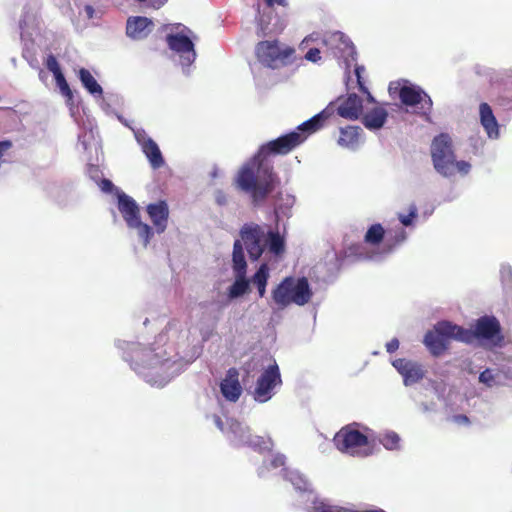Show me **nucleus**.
Returning <instances> with one entry per match:
<instances>
[{"instance_id":"2","label":"nucleus","mask_w":512,"mask_h":512,"mask_svg":"<svg viewBox=\"0 0 512 512\" xmlns=\"http://www.w3.org/2000/svg\"><path fill=\"white\" fill-rule=\"evenodd\" d=\"M177 331L176 323L170 322L165 329L159 333L150 346L135 347L131 353L130 365L138 374L149 377L152 371L159 372L171 361V353L174 346L168 345L171 334Z\"/></svg>"},{"instance_id":"44","label":"nucleus","mask_w":512,"mask_h":512,"mask_svg":"<svg viewBox=\"0 0 512 512\" xmlns=\"http://www.w3.org/2000/svg\"><path fill=\"white\" fill-rule=\"evenodd\" d=\"M265 3L268 7H274L275 5L283 6V7L287 6L286 0H265Z\"/></svg>"},{"instance_id":"24","label":"nucleus","mask_w":512,"mask_h":512,"mask_svg":"<svg viewBox=\"0 0 512 512\" xmlns=\"http://www.w3.org/2000/svg\"><path fill=\"white\" fill-rule=\"evenodd\" d=\"M362 129L359 126H347L340 129L338 144L342 147L355 148L359 143Z\"/></svg>"},{"instance_id":"5","label":"nucleus","mask_w":512,"mask_h":512,"mask_svg":"<svg viewBox=\"0 0 512 512\" xmlns=\"http://www.w3.org/2000/svg\"><path fill=\"white\" fill-rule=\"evenodd\" d=\"M461 342L472 343L475 339L485 340L490 344L500 345L504 339L501 332V325L495 316H482L478 318L473 329L461 327Z\"/></svg>"},{"instance_id":"16","label":"nucleus","mask_w":512,"mask_h":512,"mask_svg":"<svg viewBox=\"0 0 512 512\" xmlns=\"http://www.w3.org/2000/svg\"><path fill=\"white\" fill-rule=\"evenodd\" d=\"M363 111V101L357 94H349L345 99L341 100L337 107V113L339 116L349 119L356 120L360 117Z\"/></svg>"},{"instance_id":"42","label":"nucleus","mask_w":512,"mask_h":512,"mask_svg":"<svg viewBox=\"0 0 512 512\" xmlns=\"http://www.w3.org/2000/svg\"><path fill=\"white\" fill-rule=\"evenodd\" d=\"M452 420L458 424L468 425L470 423L469 418L464 414L454 415Z\"/></svg>"},{"instance_id":"20","label":"nucleus","mask_w":512,"mask_h":512,"mask_svg":"<svg viewBox=\"0 0 512 512\" xmlns=\"http://www.w3.org/2000/svg\"><path fill=\"white\" fill-rule=\"evenodd\" d=\"M141 145L142 151L148 158L154 169L160 168L164 164L162 153L157 143L150 137L137 138Z\"/></svg>"},{"instance_id":"46","label":"nucleus","mask_w":512,"mask_h":512,"mask_svg":"<svg viewBox=\"0 0 512 512\" xmlns=\"http://www.w3.org/2000/svg\"><path fill=\"white\" fill-rule=\"evenodd\" d=\"M361 71H363L362 67H356L355 74L357 76V82H358L360 90L366 91V88L364 87V85H363V83L361 81Z\"/></svg>"},{"instance_id":"13","label":"nucleus","mask_w":512,"mask_h":512,"mask_svg":"<svg viewBox=\"0 0 512 512\" xmlns=\"http://www.w3.org/2000/svg\"><path fill=\"white\" fill-rule=\"evenodd\" d=\"M166 43L170 50L180 56L182 65L189 66L195 61L194 43L187 35L182 33L167 34Z\"/></svg>"},{"instance_id":"26","label":"nucleus","mask_w":512,"mask_h":512,"mask_svg":"<svg viewBox=\"0 0 512 512\" xmlns=\"http://www.w3.org/2000/svg\"><path fill=\"white\" fill-rule=\"evenodd\" d=\"M385 237V230L383 228V226L380 224V223H376V224H373L371 225L365 236H364V241L369 244V245H378L382 242V240L384 239Z\"/></svg>"},{"instance_id":"9","label":"nucleus","mask_w":512,"mask_h":512,"mask_svg":"<svg viewBox=\"0 0 512 512\" xmlns=\"http://www.w3.org/2000/svg\"><path fill=\"white\" fill-rule=\"evenodd\" d=\"M358 426V423L353 422L343 426L335 434L333 443L340 452L354 455L357 448L368 445V437L358 430Z\"/></svg>"},{"instance_id":"22","label":"nucleus","mask_w":512,"mask_h":512,"mask_svg":"<svg viewBox=\"0 0 512 512\" xmlns=\"http://www.w3.org/2000/svg\"><path fill=\"white\" fill-rule=\"evenodd\" d=\"M387 117V110L382 106H376L362 116V123L369 130H378L384 126Z\"/></svg>"},{"instance_id":"52","label":"nucleus","mask_w":512,"mask_h":512,"mask_svg":"<svg viewBox=\"0 0 512 512\" xmlns=\"http://www.w3.org/2000/svg\"><path fill=\"white\" fill-rule=\"evenodd\" d=\"M165 1H166V0L161 1V2L158 4V6H155V7H156V8H159L161 5H163V4H164V2H165Z\"/></svg>"},{"instance_id":"47","label":"nucleus","mask_w":512,"mask_h":512,"mask_svg":"<svg viewBox=\"0 0 512 512\" xmlns=\"http://www.w3.org/2000/svg\"><path fill=\"white\" fill-rule=\"evenodd\" d=\"M213 420H214V422H215L216 426H217L220 430H222V429H223V427H222V421H221L220 416H218V415H213Z\"/></svg>"},{"instance_id":"53","label":"nucleus","mask_w":512,"mask_h":512,"mask_svg":"<svg viewBox=\"0 0 512 512\" xmlns=\"http://www.w3.org/2000/svg\"><path fill=\"white\" fill-rule=\"evenodd\" d=\"M217 202H218L219 204H221V203H222V201H221V196H218V197H217Z\"/></svg>"},{"instance_id":"41","label":"nucleus","mask_w":512,"mask_h":512,"mask_svg":"<svg viewBox=\"0 0 512 512\" xmlns=\"http://www.w3.org/2000/svg\"><path fill=\"white\" fill-rule=\"evenodd\" d=\"M339 39L343 42L345 47L350 50L349 55L352 56L355 53V48L353 43L349 39H344L343 34L339 35Z\"/></svg>"},{"instance_id":"23","label":"nucleus","mask_w":512,"mask_h":512,"mask_svg":"<svg viewBox=\"0 0 512 512\" xmlns=\"http://www.w3.org/2000/svg\"><path fill=\"white\" fill-rule=\"evenodd\" d=\"M242 391L238 370L230 368L226 371V400L236 402L240 398Z\"/></svg>"},{"instance_id":"40","label":"nucleus","mask_w":512,"mask_h":512,"mask_svg":"<svg viewBox=\"0 0 512 512\" xmlns=\"http://www.w3.org/2000/svg\"><path fill=\"white\" fill-rule=\"evenodd\" d=\"M398 348H399V341H398L397 338L391 339L386 344V350H387L388 353H394Z\"/></svg>"},{"instance_id":"51","label":"nucleus","mask_w":512,"mask_h":512,"mask_svg":"<svg viewBox=\"0 0 512 512\" xmlns=\"http://www.w3.org/2000/svg\"><path fill=\"white\" fill-rule=\"evenodd\" d=\"M217 176H218L217 171L214 170V171L211 172V178L212 179L216 178Z\"/></svg>"},{"instance_id":"48","label":"nucleus","mask_w":512,"mask_h":512,"mask_svg":"<svg viewBox=\"0 0 512 512\" xmlns=\"http://www.w3.org/2000/svg\"><path fill=\"white\" fill-rule=\"evenodd\" d=\"M256 286H257L259 296L261 298L264 297V295L266 293V286H261V285H256Z\"/></svg>"},{"instance_id":"1","label":"nucleus","mask_w":512,"mask_h":512,"mask_svg":"<svg viewBox=\"0 0 512 512\" xmlns=\"http://www.w3.org/2000/svg\"><path fill=\"white\" fill-rule=\"evenodd\" d=\"M333 113L334 108L330 105L299 125L295 131L262 145L258 153L239 170L235 179L236 187L247 193L253 204L262 203L280 184V179L267 157L271 154L286 155L290 153L300 146L310 134L320 130Z\"/></svg>"},{"instance_id":"36","label":"nucleus","mask_w":512,"mask_h":512,"mask_svg":"<svg viewBox=\"0 0 512 512\" xmlns=\"http://www.w3.org/2000/svg\"><path fill=\"white\" fill-rule=\"evenodd\" d=\"M479 381L481 383H484L488 387L493 386L495 380H494V376H493L491 370L490 369H486L483 372H481L480 375H479Z\"/></svg>"},{"instance_id":"4","label":"nucleus","mask_w":512,"mask_h":512,"mask_svg":"<svg viewBox=\"0 0 512 512\" xmlns=\"http://www.w3.org/2000/svg\"><path fill=\"white\" fill-rule=\"evenodd\" d=\"M313 293L306 277H285L272 291V298L279 308L291 304L304 306L310 302Z\"/></svg>"},{"instance_id":"32","label":"nucleus","mask_w":512,"mask_h":512,"mask_svg":"<svg viewBox=\"0 0 512 512\" xmlns=\"http://www.w3.org/2000/svg\"><path fill=\"white\" fill-rule=\"evenodd\" d=\"M55 79H56V83L61 91V93L67 97L69 100L72 99L73 97V94H72V91L63 75V73L59 74V75H56L54 76Z\"/></svg>"},{"instance_id":"34","label":"nucleus","mask_w":512,"mask_h":512,"mask_svg":"<svg viewBox=\"0 0 512 512\" xmlns=\"http://www.w3.org/2000/svg\"><path fill=\"white\" fill-rule=\"evenodd\" d=\"M47 69L53 73L54 76L62 73L57 59L53 55H49L46 60Z\"/></svg>"},{"instance_id":"10","label":"nucleus","mask_w":512,"mask_h":512,"mask_svg":"<svg viewBox=\"0 0 512 512\" xmlns=\"http://www.w3.org/2000/svg\"><path fill=\"white\" fill-rule=\"evenodd\" d=\"M232 261L236 280L229 288V297L236 298L244 295L250 289L249 281L246 279L247 264L240 241L234 243Z\"/></svg>"},{"instance_id":"12","label":"nucleus","mask_w":512,"mask_h":512,"mask_svg":"<svg viewBox=\"0 0 512 512\" xmlns=\"http://www.w3.org/2000/svg\"><path fill=\"white\" fill-rule=\"evenodd\" d=\"M399 98L406 106L419 105L422 115H429L432 111L433 102L431 97L420 87L404 85L399 90Z\"/></svg>"},{"instance_id":"14","label":"nucleus","mask_w":512,"mask_h":512,"mask_svg":"<svg viewBox=\"0 0 512 512\" xmlns=\"http://www.w3.org/2000/svg\"><path fill=\"white\" fill-rule=\"evenodd\" d=\"M229 426L230 430L233 432L234 435L236 433L234 431V427H236L240 431L241 440L255 451H258L259 453L272 451L274 443L270 437L251 435L250 433H248L246 429L242 428L241 425L236 421H232Z\"/></svg>"},{"instance_id":"8","label":"nucleus","mask_w":512,"mask_h":512,"mask_svg":"<svg viewBox=\"0 0 512 512\" xmlns=\"http://www.w3.org/2000/svg\"><path fill=\"white\" fill-rule=\"evenodd\" d=\"M282 384L279 366L276 362L269 365L258 377L252 392L253 399L258 403L269 401L275 394L274 389Z\"/></svg>"},{"instance_id":"29","label":"nucleus","mask_w":512,"mask_h":512,"mask_svg":"<svg viewBox=\"0 0 512 512\" xmlns=\"http://www.w3.org/2000/svg\"><path fill=\"white\" fill-rule=\"evenodd\" d=\"M313 512H347L343 507L333 506L323 500L315 499L312 503Z\"/></svg>"},{"instance_id":"37","label":"nucleus","mask_w":512,"mask_h":512,"mask_svg":"<svg viewBox=\"0 0 512 512\" xmlns=\"http://www.w3.org/2000/svg\"><path fill=\"white\" fill-rule=\"evenodd\" d=\"M389 239L394 240L393 244L389 245V247L391 248V247L403 242L406 239V232L404 229L400 228L398 231L395 232L394 236H388L387 241H389Z\"/></svg>"},{"instance_id":"18","label":"nucleus","mask_w":512,"mask_h":512,"mask_svg":"<svg viewBox=\"0 0 512 512\" xmlns=\"http://www.w3.org/2000/svg\"><path fill=\"white\" fill-rule=\"evenodd\" d=\"M153 21L147 17H129L126 24V34L132 39H143L151 31Z\"/></svg>"},{"instance_id":"31","label":"nucleus","mask_w":512,"mask_h":512,"mask_svg":"<svg viewBox=\"0 0 512 512\" xmlns=\"http://www.w3.org/2000/svg\"><path fill=\"white\" fill-rule=\"evenodd\" d=\"M269 277V268L266 263L261 264L259 269L256 271V273L252 277V282L255 285H261L266 286L267 280Z\"/></svg>"},{"instance_id":"19","label":"nucleus","mask_w":512,"mask_h":512,"mask_svg":"<svg viewBox=\"0 0 512 512\" xmlns=\"http://www.w3.org/2000/svg\"><path fill=\"white\" fill-rule=\"evenodd\" d=\"M480 123L486 131L489 138L499 137V125L493 114L492 108L486 102L479 105Z\"/></svg>"},{"instance_id":"15","label":"nucleus","mask_w":512,"mask_h":512,"mask_svg":"<svg viewBox=\"0 0 512 512\" xmlns=\"http://www.w3.org/2000/svg\"><path fill=\"white\" fill-rule=\"evenodd\" d=\"M392 365L402 375L406 386L419 382L425 375L422 365L411 360L399 358Z\"/></svg>"},{"instance_id":"17","label":"nucleus","mask_w":512,"mask_h":512,"mask_svg":"<svg viewBox=\"0 0 512 512\" xmlns=\"http://www.w3.org/2000/svg\"><path fill=\"white\" fill-rule=\"evenodd\" d=\"M147 213L157 233H163L167 228L169 208L165 201H158L147 206Z\"/></svg>"},{"instance_id":"3","label":"nucleus","mask_w":512,"mask_h":512,"mask_svg":"<svg viewBox=\"0 0 512 512\" xmlns=\"http://www.w3.org/2000/svg\"><path fill=\"white\" fill-rule=\"evenodd\" d=\"M431 158L435 170L444 177H451L455 172L468 174L471 165L466 161H456L451 137L441 133L434 137L431 144Z\"/></svg>"},{"instance_id":"25","label":"nucleus","mask_w":512,"mask_h":512,"mask_svg":"<svg viewBox=\"0 0 512 512\" xmlns=\"http://www.w3.org/2000/svg\"><path fill=\"white\" fill-rule=\"evenodd\" d=\"M265 247H268L270 253L279 256L285 251V240L279 232L269 231L265 233L264 238Z\"/></svg>"},{"instance_id":"7","label":"nucleus","mask_w":512,"mask_h":512,"mask_svg":"<svg viewBox=\"0 0 512 512\" xmlns=\"http://www.w3.org/2000/svg\"><path fill=\"white\" fill-rule=\"evenodd\" d=\"M294 52L289 46L281 47L278 40L260 41L255 47L258 60L271 68L287 64Z\"/></svg>"},{"instance_id":"33","label":"nucleus","mask_w":512,"mask_h":512,"mask_svg":"<svg viewBox=\"0 0 512 512\" xmlns=\"http://www.w3.org/2000/svg\"><path fill=\"white\" fill-rule=\"evenodd\" d=\"M417 216V207L416 205L412 204L409 207V214L408 215H399V220L404 226H409L412 224L413 219Z\"/></svg>"},{"instance_id":"49","label":"nucleus","mask_w":512,"mask_h":512,"mask_svg":"<svg viewBox=\"0 0 512 512\" xmlns=\"http://www.w3.org/2000/svg\"><path fill=\"white\" fill-rule=\"evenodd\" d=\"M218 386H219L220 393L222 395H224V379H220Z\"/></svg>"},{"instance_id":"39","label":"nucleus","mask_w":512,"mask_h":512,"mask_svg":"<svg viewBox=\"0 0 512 512\" xmlns=\"http://www.w3.org/2000/svg\"><path fill=\"white\" fill-rule=\"evenodd\" d=\"M321 58L320 56V50L317 48H311L307 51L305 55V59L311 62H317Z\"/></svg>"},{"instance_id":"35","label":"nucleus","mask_w":512,"mask_h":512,"mask_svg":"<svg viewBox=\"0 0 512 512\" xmlns=\"http://www.w3.org/2000/svg\"><path fill=\"white\" fill-rule=\"evenodd\" d=\"M291 482L299 491L305 492L309 489V483L299 475L292 477Z\"/></svg>"},{"instance_id":"28","label":"nucleus","mask_w":512,"mask_h":512,"mask_svg":"<svg viewBox=\"0 0 512 512\" xmlns=\"http://www.w3.org/2000/svg\"><path fill=\"white\" fill-rule=\"evenodd\" d=\"M129 227L136 228L138 230V234L144 240L145 246L153 237L154 233L152 228L148 224L143 223L141 219H138L136 222L133 223V225H130Z\"/></svg>"},{"instance_id":"27","label":"nucleus","mask_w":512,"mask_h":512,"mask_svg":"<svg viewBox=\"0 0 512 512\" xmlns=\"http://www.w3.org/2000/svg\"><path fill=\"white\" fill-rule=\"evenodd\" d=\"M79 78L83 84V86L91 93V94H102V88L97 83L93 75L89 70L85 68H81L79 71Z\"/></svg>"},{"instance_id":"11","label":"nucleus","mask_w":512,"mask_h":512,"mask_svg":"<svg viewBox=\"0 0 512 512\" xmlns=\"http://www.w3.org/2000/svg\"><path fill=\"white\" fill-rule=\"evenodd\" d=\"M241 240L245 245L248 255L251 260H257L261 257L265 250L264 229L255 223H246L240 230ZM242 245V243H240Z\"/></svg>"},{"instance_id":"45","label":"nucleus","mask_w":512,"mask_h":512,"mask_svg":"<svg viewBox=\"0 0 512 512\" xmlns=\"http://www.w3.org/2000/svg\"><path fill=\"white\" fill-rule=\"evenodd\" d=\"M101 189L105 192H110L113 188V183L108 179H103L101 181Z\"/></svg>"},{"instance_id":"38","label":"nucleus","mask_w":512,"mask_h":512,"mask_svg":"<svg viewBox=\"0 0 512 512\" xmlns=\"http://www.w3.org/2000/svg\"><path fill=\"white\" fill-rule=\"evenodd\" d=\"M286 458L283 454H276L270 461L269 467L277 469L285 465Z\"/></svg>"},{"instance_id":"50","label":"nucleus","mask_w":512,"mask_h":512,"mask_svg":"<svg viewBox=\"0 0 512 512\" xmlns=\"http://www.w3.org/2000/svg\"><path fill=\"white\" fill-rule=\"evenodd\" d=\"M86 10H87L88 14L91 16L93 13V8L91 6H87Z\"/></svg>"},{"instance_id":"21","label":"nucleus","mask_w":512,"mask_h":512,"mask_svg":"<svg viewBox=\"0 0 512 512\" xmlns=\"http://www.w3.org/2000/svg\"><path fill=\"white\" fill-rule=\"evenodd\" d=\"M118 209L122 214L124 220L128 226L133 225L138 219H140V212L138 205L133 198L122 194L118 198Z\"/></svg>"},{"instance_id":"6","label":"nucleus","mask_w":512,"mask_h":512,"mask_svg":"<svg viewBox=\"0 0 512 512\" xmlns=\"http://www.w3.org/2000/svg\"><path fill=\"white\" fill-rule=\"evenodd\" d=\"M461 335V326L440 321L425 334L424 344L433 356L438 357L448 349L451 339L461 341Z\"/></svg>"},{"instance_id":"30","label":"nucleus","mask_w":512,"mask_h":512,"mask_svg":"<svg viewBox=\"0 0 512 512\" xmlns=\"http://www.w3.org/2000/svg\"><path fill=\"white\" fill-rule=\"evenodd\" d=\"M380 443L388 450H394L399 447L400 437L395 432H388L382 436Z\"/></svg>"},{"instance_id":"43","label":"nucleus","mask_w":512,"mask_h":512,"mask_svg":"<svg viewBox=\"0 0 512 512\" xmlns=\"http://www.w3.org/2000/svg\"><path fill=\"white\" fill-rule=\"evenodd\" d=\"M12 147V143L9 140L0 141V159L4 156V153Z\"/></svg>"}]
</instances>
